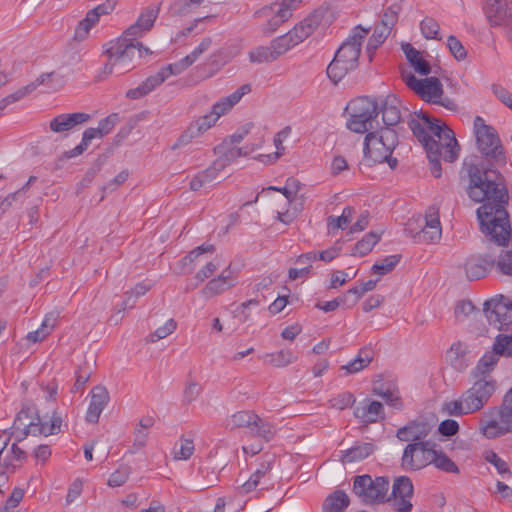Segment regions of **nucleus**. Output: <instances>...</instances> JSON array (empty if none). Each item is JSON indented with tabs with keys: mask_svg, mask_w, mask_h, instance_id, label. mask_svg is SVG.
<instances>
[{
	"mask_svg": "<svg viewBox=\"0 0 512 512\" xmlns=\"http://www.w3.org/2000/svg\"><path fill=\"white\" fill-rule=\"evenodd\" d=\"M159 12L160 4L147 6L141 11L137 21L120 37L103 44V54L107 57L102 69L103 74L122 75L135 68L143 55L152 53L148 47L138 41V38L151 30Z\"/></svg>",
	"mask_w": 512,
	"mask_h": 512,
	"instance_id": "nucleus-2",
	"label": "nucleus"
},
{
	"mask_svg": "<svg viewBox=\"0 0 512 512\" xmlns=\"http://www.w3.org/2000/svg\"><path fill=\"white\" fill-rule=\"evenodd\" d=\"M36 409L31 406L23 407L16 415L11 427V436L15 437L16 442H21L28 435H32V428L35 422Z\"/></svg>",
	"mask_w": 512,
	"mask_h": 512,
	"instance_id": "nucleus-16",
	"label": "nucleus"
},
{
	"mask_svg": "<svg viewBox=\"0 0 512 512\" xmlns=\"http://www.w3.org/2000/svg\"><path fill=\"white\" fill-rule=\"evenodd\" d=\"M401 5L399 3H393L387 7L381 17V25L379 28L391 33L393 27L398 21L399 13L401 11Z\"/></svg>",
	"mask_w": 512,
	"mask_h": 512,
	"instance_id": "nucleus-44",
	"label": "nucleus"
},
{
	"mask_svg": "<svg viewBox=\"0 0 512 512\" xmlns=\"http://www.w3.org/2000/svg\"><path fill=\"white\" fill-rule=\"evenodd\" d=\"M432 459V464H434L437 469L446 473L459 474L458 466L442 451L434 449Z\"/></svg>",
	"mask_w": 512,
	"mask_h": 512,
	"instance_id": "nucleus-45",
	"label": "nucleus"
},
{
	"mask_svg": "<svg viewBox=\"0 0 512 512\" xmlns=\"http://www.w3.org/2000/svg\"><path fill=\"white\" fill-rule=\"evenodd\" d=\"M388 490L389 479L387 477H376L373 479L370 475L364 474L354 478L353 493L364 504L370 505L384 502Z\"/></svg>",
	"mask_w": 512,
	"mask_h": 512,
	"instance_id": "nucleus-9",
	"label": "nucleus"
},
{
	"mask_svg": "<svg viewBox=\"0 0 512 512\" xmlns=\"http://www.w3.org/2000/svg\"><path fill=\"white\" fill-rule=\"evenodd\" d=\"M441 227H423L414 238L416 242L436 243L441 239Z\"/></svg>",
	"mask_w": 512,
	"mask_h": 512,
	"instance_id": "nucleus-53",
	"label": "nucleus"
},
{
	"mask_svg": "<svg viewBox=\"0 0 512 512\" xmlns=\"http://www.w3.org/2000/svg\"><path fill=\"white\" fill-rule=\"evenodd\" d=\"M274 460L272 458L263 460L258 468L253 472L250 478L242 484L241 488L244 493H249L257 488L262 478L268 475L272 469Z\"/></svg>",
	"mask_w": 512,
	"mask_h": 512,
	"instance_id": "nucleus-34",
	"label": "nucleus"
},
{
	"mask_svg": "<svg viewBox=\"0 0 512 512\" xmlns=\"http://www.w3.org/2000/svg\"><path fill=\"white\" fill-rule=\"evenodd\" d=\"M483 458L486 462L492 464L496 468L497 472L500 475H502V476H505V475L511 476L512 475L507 462L505 460H503L502 458H500L497 455V453H495L493 450L485 451L483 454Z\"/></svg>",
	"mask_w": 512,
	"mask_h": 512,
	"instance_id": "nucleus-50",
	"label": "nucleus"
},
{
	"mask_svg": "<svg viewBox=\"0 0 512 512\" xmlns=\"http://www.w3.org/2000/svg\"><path fill=\"white\" fill-rule=\"evenodd\" d=\"M90 118L89 114L83 112L60 114L50 121L49 127L55 133H62L89 121Z\"/></svg>",
	"mask_w": 512,
	"mask_h": 512,
	"instance_id": "nucleus-25",
	"label": "nucleus"
},
{
	"mask_svg": "<svg viewBox=\"0 0 512 512\" xmlns=\"http://www.w3.org/2000/svg\"><path fill=\"white\" fill-rule=\"evenodd\" d=\"M480 430L488 439L512 432V387L505 394L500 408L489 409L480 420Z\"/></svg>",
	"mask_w": 512,
	"mask_h": 512,
	"instance_id": "nucleus-6",
	"label": "nucleus"
},
{
	"mask_svg": "<svg viewBox=\"0 0 512 512\" xmlns=\"http://www.w3.org/2000/svg\"><path fill=\"white\" fill-rule=\"evenodd\" d=\"M54 75V72L51 73H43L41 74L35 81L27 84L26 86H23L16 90L15 92L7 95V100L10 101V103H15L28 94L32 93L37 87L40 85L45 84L52 76Z\"/></svg>",
	"mask_w": 512,
	"mask_h": 512,
	"instance_id": "nucleus-37",
	"label": "nucleus"
},
{
	"mask_svg": "<svg viewBox=\"0 0 512 512\" xmlns=\"http://www.w3.org/2000/svg\"><path fill=\"white\" fill-rule=\"evenodd\" d=\"M23 497L24 490L19 487H15L12 490L11 495L6 500L4 507L0 509V512H9L10 509L17 507L22 501Z\"/></svg>",
	"mask_w": 512,
	"mask_h": 512,
	"instance_id": "nucleus-63",
	"label": "nucleus"
},
{
	"mask_svg": "<svg viewBox=\"0 0 512 512\" xmlns=\"http://www.w3.org/2000/svg\"><path fill=\"white\" fill-rule=\"evenodd\" d=\"M251 91V86L249 84H243L240 86L235 92L230 94L229 96L221 98L218 102H216L211 108V114L214 115L216 120L230 111L235 104H237L241 98L248 94Z\"/></svg>",
	"mask_w": 512,
	"mask_h": 512,
	"instance_id": "nucleus-27",
	"label": "nucleus"
},
{
	"mask_svg": "<svg viewBox=\"0 0 512 512\" xmlns=\"http://www.w3.org/2000/svg\"><path fill=\"white\" fill-rule=\"evenodd\" d=\"M118 122L119 115L117 113H112L106 118L102 119L97 127V130L100 133V137H103L110 133Z\"/></svg>",
	"mask_w": 512,
	"mask_h": 512,
	"instance_id": "nucleus-61",
	"label": "nucleus"
},
{
	"mask_svg": "<svg viewBox=\"0 0 512 512\" xmlns=\"http://www.w3.org/2000/svg\"><path fill=\"white\" fill-rule=\"evenodd\" d=\"M375 451V445L372 443H359L354 445L353 447L345 450L342 452V456L340 458L341 462L346 463H352L361 461L371 454H373Z\"/></svg>",
	"mask_w": 512,
	"mask_h": 512,
	"instance_id": "nucleus-32",
	"label": "nucleus"
},
{
	"mask_svg": "<svg viewBox=\"0 0 512 512\" xmlns=\"http://www.w3.org/2000/svg\"><path fill=\"white\" fill-rule=\"evenodd\" d=\"M389 35V32L384 31L379 27L375 28L367 44V52L369 54L370 61L372 60L374 52L384 43Z\"/></svg>",
	"mask_w": 512,
	"mask_h": 512,
	"instance_id": "nucleus-54",
	"label": "nucleus"
},
{
	"mask_svg": "<svg viewBox=\"0 0 512 512\" xmlns=\"http://www.w3.org/2000/svg\"><path fill=\"white\" fill-rule=\"evenodd\" d=\"M380 240V235L369 232L367 233L360 241H358L353 249V255L354 256H365L367 255L373 247L378 243Z\"/></svg>",
	"mask_w": 512,
	"mask_h": 512,
	"instance_id": "nucleus-46",
	"label": "nucleus"
},
{
	"mask_svg": "<svg viewBox=\"0 0 512 512\" xmlns=\"http://www.w3.org/2000/svg\"><path fill=\"white\" fill-rule=\"evenodd\" d=\"M354 212L353 207L347 206L343 209L339 217L329 216L327 219L329 231L347 228L353 218Z\"/></svg>",
	"mask_w": 512,
	"mask_h": 512,
	"instance_id": "nucleus-47",
	"label": "nucleus"
},
{
	"mask_svg": "<svg viewBox=\"0 0 512 512\" xmlns=\"http://www.w3.org/2000/svg\"><path fill=\"white\" fill-rule=\"evenodd\" d=\"M473 133L484 159L465 163L469 177L467 189L470 199L483 203L476 211L480 231L487 241L506 246L511 237V225L506 209L509 193L504 176L498 171L506 165V155L496 129L486 124L481 116L473 122Z\"/></svg>",
	"mask_w": 512,
	"mask_h": 512,
	"instance_id": "nucleus-1",
	"label": "nucleus"
},
{
	"mask_svg": "<svg viewBox=\"0 0 512 512\" xmlns=\"http://www.w3.org/2000/svg\"><path fill=\"white\" fill-rule=\"evenodd\" d=\"M354 416L363 423H376L385 418L382 403L368 398L355 407Z\"/></svg>",
	"mask_w": 512,
	"mask_h": 512,
	"instance_id": "nucleus-22",
	"label": "nucleus"
},
{
	"mask_svg": "<svg viewBox=\"0 0 512 512\" xmlns=\"http://www.w3.org/2000/svg\"><path fill=\"white\" fill-rule=\"evenodd\" d=\"M159 80H161V78H157L155 76V74L151 75L136 88L129 89L126 92V97L129 99L135 100V99H140V98L146 96L151 91H153L156 87L161 85Z\"/></svg>",
	"mask_w": 512,
	"mask_h": 512,
	"instance_id": "nucleus-41",
	"label": "nucleus"
},
{
	"mask_svg": "<svg viewBox=\"0 0 512 512\" xmlns=\"http://www.w3.org/2000/svg\"><path fill=\"white\" fill-rule=\"evenodd\" d=\"M176 328V321L174 319H169L163 326L157 328L148 336V341L154 343L160 339L166 338L168 335L172 334Z\"/></svg>",
	"mask_w": 512,
	"mask_h": 512,
	"instance_id": "nucleus-56",
	"label": "nucleus"
},
{
	"mask_svg": "<svg viewBox=\"0 0 512 512\" xmlns=\"http://www.w3.org/2000/svg\"><path fill=\"white\" fill-rule=\"evenodd\" d=\"M256 419H258V414H256L252 410L237 411L234 414H232L228 419L227 427H229L230 430L247 428L248 431L250 432Z\"/></svg>",
	"mask_w": 512,
	"mask_h": 512,
	"instance_id": "nucleus-33",
	"label": "nucleus"
},
{
	"mask_svg": "<svg viewBox=\"0 0 512 512\" xmlns=\"http://www.w3.org/2000/svg\"><path fill=\"white\" fill-rule=\"evenodd\" d=\"M62 425V418L61 416L56 412L53 411L52 416L50 417L49 421L45 420L43 417H41L37 412L35 415V422L33 424L32 428V435H44L49 436L56 434L60 432V428Z\"/></svg>",
	"mask_w": 512,
	"mask_h": 512,
	"instance_id": "nucleus-28",
	"label": "nucleus"
},
{
	"mask_svg": "<svg viewBox=\"0 0 512 512\" xmlns=\"http://www.w3.org/2000/svg\"><path fill=\"white\" fill-rule=\"evenodd\" d=\"M350 117L347 128L355 133L370 132L378 116V102L367 96L357 98L347 105Z\"/></svg>",
	"mask_w": 512,
	"mask_h": 512,
	"instance_id": "nucleus-8",
	"label": "nucleus"
},
{
	"mask_svg": "<svg viewBox=\"0 0 512 512\" xmlns=\"http://www.w3.org/2000/svg\"><path fill=\"white\" fill-rule=\"evenodd\" d=\"M369 30L360 25L356 26L346 41L338 48L326 69L327 76L333 84H338L349 72L357 69L362 43Z\"/></svg>",
	"mask_w": 512,
	"mask_h": 512,
	"instance_id": "nucleus-3",
	"label": "nucleus"
},
{
	"mask_svg": "<svg viewBox=\"0 0 512 512\" xmlns=\"http://www.w3.org/2000/svg\"><path fill=\"white\" fill-rule=\"evenodd\" d=\"M430 145L431 146L425 148L430 163V171L435 178H439L441 176L440 159H444V150L442 148H438L436 143H432Z\"/></svg>",
	"mask_w": 512,
	"mask_h": 512,
	"instance_id": "nucleus-43",
	"label": "nucleus"
},
{
	"mask_svg": "<svg viewBox=\"0 0 512 512\" xmlns=\"http://www.w3.org/2000/svg\"><path fill=\"white\" fill-rule=\"evenodd\" d=\"M491 90L502 104L512 110V94L506 88L499 84H493Z\"/></svg>",
	"mask_w": 512,
	"mask_h": 512,
	"instance_id": "nucleus-62",
	"label": "nucleus"
},
{
	"mask_svg": "<svg viewBox=\"0 0 512 512\" xmlns=\"http://www.w3.org/2000/svg\"><path fill=\"white\" fill-rule=\"evenodd\" d=\"M413 484L408 476L395 478L392 485L393 506L397 512H410L412 510L411 498L413 496Z\"/></svg>",
	"mask_w": 512,
	"mask_h": 512,
	"instance_id": "nucleus-15",
	"label": "nucleus"
},
{
	"mask_svg": "<svg viewBox=\"0 0 512 512\" xmlns=\"http://www.w3.org/2000/svg\"><path fill=\"white\" fill-rule=\"evenodd\" d=\"M443 410L447 414L452 416H463L467 414H472L471 410H469V407L466 406L462 394L457 400L445 402L443 404Z\"/></svg>",
	"mask_w": 512,
	"mask_h": 512,
	"instance_id": "nucleus-52",
	"label": "nucleus"
},
{
	"mask_svg": "<svg viewBox=\"0 0 512 512\" xmlns=\"http://www.w3.org/2000/svg\"><path fill=\"white\" fill-rule=\"evenodd\" d=\"M94 369V360L85 359L82 364L78 366L75 372V383L71 389L72 393H78L83 390L85 384L89 381Z\"/></svg>",
	"mask_w": 512,
	"mask_h": 512,
	"instance_id": "nucleus-39",
	"label": "nucleus"
},
{
	"mask_svg": "<svg viewBox=\"0 0 512 512\" xmlns=\"http://www.w3.org/2000/svg\"><path fill=\"white\" fill-rule=\"evenodd\" d=\"M401 254H395L385 257L381 262H377L372 266V272L380 276L386 275L394 270L401 261Z\"/></svg>",
	"mask_w": 512,
	"mask_h": 512,
	"instance_id": "nucleus-48",
	"label": "nucleus"
},
{
	"mask_svg": "<svg viewBox=\"0 0 512 512\" xmlns=\"http://www.w3.org/2000/svg\"><path fill=\"white\" fill-rule=\"evenodd\" d=\"M432 427L425 421H410L397 430L396 437L402 442L415 443L425 441Z\"/></svg>",
	"mask_w": 512,
	"mask_h": 512,
	"instance_id": "nucleus-21",
	"label": "nucleus"
},
{
	"mask_svg": "<svg viewBox=\"0 0 512 512\" xmlns=\"http://www.w3.org/2000/svg\"><path fill=\"white\" fill-rule=\"evenodd\" d=\"M499 270L505 275H512V250L500 255L496 262Z\"/></svg>",
	"mask_w": 512,
	"mask_h": 512,
	"instance_id": "nucleus-64",
	"label": "nucleus"
},
{
	"mask_svg": "<svg viewBox=\"0 0 512 512\" xmlns=\"http://www.w3.org/2000/svg\"><path fill=\"white\" fill-rule=\"evenodd\" d=\"M332 23V13L328 7L320 6L306 18L297 23L290 31L279 36L286 53L302 43L320 26L326 27Z\"/></svg>",
	"mask_w": 512,
	"mask_h": 512,
	"instance_id": "nucleus-5",
	"label": "nucleus"
},
{
	"mask_svg": "<svg viewBox=\"0 0 512 512\" xmlns=\"http://www.w3.org/2000/svg\"><path fill=\"white\" fill-rule=\"evenodd\" d=\"M402 50L406 56L407 61L415 69V71L421 75H428L431 72V66L426 61L420 52L415 49L410 43L402 44Z\"/></svg>",
	"mask_w": 512,
	"mask_h": 512,
	"instance_id": "nucleus-30",
	"label": "nucleus"
},
{
	"mask_svg": "<svg viewBox=\"0 0 512 512\" xmlns=\"http://www.w3.org/2000/svg\"><path fill=\"white\" fill-rule=\"evenodd\" d=\"M355 397L351 392H343L329 400L330 406L338 410H344L355 403Z\"/></svg>",
	"mask_w": 512,
	"mask_h": 512,
	"instance_id": "nucleus-57",
	"label": "nucleus"
},
{
	"mask_svg": "<svg viewBox=\"0 0 512 512\" xmlns=\"http://www.w3.org/2000/svg\"><path fill=\"white\" fill-rule=\"evenodd\" d=\"M408 126L413 132V135L419 140V142L424 146V148L431 146L430 144L432 143H436L435 139L430 137V135L428 134L425 120H421V117H412L408 121Z\"/></svg>",
	"mask_w": 512,
	"mask_h": 512,
	"instance_id": "nucleus-40",
	"label": "nucleus"
},
{
	"mask_svg": "<svg viewBox=\"0 0 512 512\" xmlns=\"http://www.w3.org/2000/svg\"><path fill=\"white\" fill-rule=\"evenodd\" d=\"M372 359V350L365 347L360 349L356 358L348 362L346 365H343L341 369L346 370L348 374L357 373L367 367L371 363Z\"/></svg>",
	"mask_w": 512,
	"mask_h": 512,
	"instance_id": "nucleus-38",
	"label": "nucleus"
},
{
	"mask_svg": "<svg viewBox=\"0 0 512 512\" xmlns=\"http://www.w3.org/2000/svg\"><path fill=\"white\" fill-rule=\"evenodd\" d=\"M286 53L283 44L278 37L273 39L270 46H259L249 52V60L252 63L272 62Z\"/></svg>",
	"mask_w": 512,
	"mask_h": 512,
	"instance_id": "nucleus-23",
	"label": "nucleus"
},
{
	"mask_svg": "<svg viewBox=\"0 0 512 512\" xmlns=\"http://www.w3.org/2000/svg\"><path fill=\"white\" fill-rule=\"evenodd\" d=\"M499 362L498 354L492 349L487 351L477 362L476 366L470 371V378L484 380H496L491 373Z\"/></svg>",
	"mask_w": 512,
	"mask_h": 512,
	"instance_id": "nucleus-26",
	"label": "nucleus"
},
{
	"mask_svg": "<svg viewBox=\"0 0 512 512\" xmlns=\"http://www.w3.org/2000/svg\"><path fill=\"white\" fill-rule=\"evenodd\" d=\"M510 300L503 295H496L484 303V314L490 325L502 329L511 321Z\"/></svg>",
	"mask_w": 512,
	"mask_h": 512,
	"instance_id": "nucleus-14",
	"label": "nucleus"
},
{
	"mask_svg": "<svg viewBox=\"0 0 512 512\" xmlns=\"http://www.w3.org/2000/svg\"><path fill=\"white\" fill-rule=\"evenodd\" d=\"M266 363L273 367H286L296 361V357L290 350H280L275 353H268L264 356Z\"/></svg>",
	"mask_w": 512,
	"mask_h": 512,
	"instance_id": "nucleus-42",
	"label": "nucleus"
},
{
	"mask_svg": "<svg viewBox=\"0 0 512 512\" xmlns=\"http://www.w3.org/2000/svg\"><path fill=\"white\" fill-rule=\"evenodd\" d=\"M223 170L221 161H214L208 168L197 173L190 181V189L198 191L212 183Z\"/></svg>",
	"mask_w": 512,
	"mask_h": 512,
	"instance_id": "nucleus-29",
	"label": "nucleus"
},
{
	"mask_svg": "<svg viewBox=\"0 0 512 512\" xmlns=\"http://www.w3.org/2000/svg\"><path fill=\"white\" fill-rule=\"evenodd\" d=\"M255 17H264L266 22L262 25L265 34L274 33L281 25L289 20L288 12H282L277 8V3L265 6L255 12Z\"/></svg>",
	"mask_w": 512,
	"mask_h": 512,
	"instance_id": "nucleus-19",
	"label": "nucleus"
},
{
	"mask_svg": "<svg viewBox=\"0 0 512 512\" xmlns=\"http://www.w3.org/2000/svg\"><path fill=\"white\" fill-rule=\"evenodd\" d=\"M194 452V443L190 439H182L179 449L174 448V457L178 460L189 459Z\"/></svg>",
	"mask_w": 512,
	"mask_h": 512,
	"instance_id": "nucleus-60",
	"label": "nucleus"
},
{
	"mask_svg": "<svg viewBox=\"0 0 512 512\" xmlns=\"http://www.w3.org/2000/svg\"><path fill=\"white\" fill-rule=\"evenodd\" d=\"M483 10L489 24L502 28L512 42V0H485Z\"/></svg>",
	"mask_w": 512,
	"mask_h": 512,
	"instance_id": "nucleus-13",
	"label": "nucleus"
},
{
	"mask_svg": "<svg viewBox=\"0 0 512 512\" xmlns=\"http://www.w3.org/2000/svg\"><path fill=\"white\" fill-rule=\"evenodd\" d=\"M404 80L406 85L425 102L440 105L450 111L458 110V105L453 99L443 97V86L437 77L417 79L410 73L404 76Z\"/></svg>",
	"mask_w": 512,
	"mask_h": 512,
	"instance_id": "nucleus-7",
	"label": "nucleus"
},
{
	"mask_svg": "<svg viewBox=\"0 0 512 512\" xmlns=\"http://www.w3.org/2000/svg\"><path fill=\"white\" fill-rule=\"evenodd\" d=\"M90 394L91 400L85 418L87 422L96 424L110 397L107 389L102 385L93 387Z\"/></svg>",
	"mask_w": 512,
	"mask_h": 512,
	"instance_id": "nucleus-20",
	"label": "nucleus"
},
{
	"mask_svg": "<svg viewBox=\"0 0 512 512\" xmlns=\"http://www.w3.org/2000/svg\"><path fill=\"white\" fill-rule=\"evenodd\" d=\"M234 286V283L229 276V274L225 275L222 273L216 278L210 280L207 285L203 289V294L206 297H213L215 295L221 294L227 289Z\"/></svg>",
	"mask_w": 512,
	"mask_h": 512,
	"instance_id": "nucleus-36",
	"label": "nucleus"
},
{
	"mask_svg": "<svg viewBox=\"0 0 512 512\" xmlns=\"http://www.w3.org/2000/svg\"><path fill=\"white\" fill-rule=\"evenodd\" d=\"M378 102V113L381 112L384 127L392 128L400 123L401 101L394 95L389 94L380 98Z\"/></svg>",
	"mask_w": 512,
	"mask_h": 512,
	"instance_id": "nucleus-18",
	"label": "nucleus"
},
{
	"mask_svg": "<svg viewBox=\"0 0 512 512\" xmlns=\"http://www.w3.org/2000/svg\"><path fill=\"white\" fill-rule=\"evenodd\" d=\"M492 348L499 357H512V335L498 334Z\"/></svg>",
	"mask_w": 512,
	"mask_h": 512,
	"instance_id": "nucleus-49",
	"label": "nucleus"
},
{
	"mask_svg": "<svg viewBox=\"0 0 512 512\" xmlns=\"http://www.w3.org/2000/svg\"><path fill=\"white\" fill-rule=\"evenodd\" d=\"M434 446L429 441L407 444L401 458L402 468L406 471H418L432 464Z\"/></svg>",
	"mask_w": 512,
	"mask_h": 512,
	"instance_id": "nucleus-11",
	"label": "nucleus"
},
{
	"mask_svg": "<svg viewBox=\"0 0 512 512\" xmlns=\"http://www.w3.org/2000/svg\"><path fill=\"white\" fill-rule=\"evenodd\" d=\"M447 46L451 52V54L457 59L458 61L464 60L467 56V51L462 45V43L459 41L458 38L451 35L447 39Z\"/></svg>",
	"mask_w": 512,
	"mask_h": 512,
	"instance_id": "nucleus-59",
	"label": "nucleus"
},
{
	"mask_svg": "<svg viewBox=\"0 0 512 512\" xmlns=\"http://www.w3.org/2000/svg\"><path fill=\"white\" fill-rule=\"evenodd\" d=\"M397 145L398 134L393 128L381 127L370 131L364 139V160L370 165L387 162L391 169H395L398 160L391 155Z\"/></svg>",
	"mask_w": 512,
	"mask_h": 512,
	"instance_id": "nucleus-4",
	"label": "nucleus"
},
{
	"mask_svg": "<svg viewBox=\"0 0 512 512\" xmlns=\"http://www.w3.org/2000/svg\"><path fill=\"white\" fill-rule=\"evenodd\" d=\"M471 386L462 393L466 406L472 413L480 411L488 404L497 389L496 380L470 378Z\"/></svg>",
	"mask_w": 512,
	"mask_h": 512,
	"instance_id": "nucleus-12",
	"label": "nucleus"
},
{
	"mask_svg": "<svg viewBox=\"0 0 512 512\" xmlns=\"http://www.w3.org/2000/svg\"><path fill=\"white\" fill-rule=\"evenodd\" d=\"M215 251V247L212 244H203L201 246L196 247L190 253L183 257L180 261L181 265L186 266L195 261L200 255L204 253H213Z\"/></svg>",
	"mask_w": 512,
	"mask_h": 512,
	"instance_id": "nucleus-58",
	"label": "nucleus"
},
{
	"mask_svg": "<svg viewBox=\"0 0 512 512\" xmlns=\"http://www.w3.org/2000/svg\"><path fill=\"white\" fill-rule=\"evenodd\" d=\"M131 473L128 465H120L109 477L108 485L110 487H120L126 483Z\"/></svg>",
	"mask_w": 512,
	"mask_h": 512,
	"instance_id": "nucleus-55",
	"label": "nucleus"
},
{
	"mask_svg": "<svg viewBox=\"0 0 512 512\" xmlns=\"http://www.w3.org/2000/svg\"><path fill=\"white\" fill-rule=\"evenodd\" d=\"M495 263V259L481 255H472L464 263L466 277L471 281L484 278Z\"/></svg>",
	"mask_w": 512,
	"mask_h": 512,
	"instance_id": "nucleus-24",
	"label": "nucleus"
},
{
	"mask_svg": "<svg viewBox=\"0 0 512 512\" xmlns=\"http://www.w3.org/2000/svg\"><path fill=\"white\" fill-rule=\"evenodd\" d=\"M416 115L421 117V120H425L428 134L435 139L438 148L444 150V160L447 162L455 161L459 149L453 130L445 124H439L436 119L430 118L425 112L421 111Z\"/></svg>",
	"mask_w": 512,
	"mask_h": 512,
	"instance_id": "nucleus-10",
	"label": "nucleus"
},
{
	"mask_svg": "<svg viewBox=\"0 0 512 512\" xmlns=\"http://www.w3.org/2000/svg\"><path fill=\"white\" fill-rule=\"evenodd\" d=\"M217 122L214 115L209 112L192 121L186 130L179 136L174 147L189 144L193 139L200 137Z\"/></svg>",
	"mask_w": 512,
	"mask_h": 512,
	"instance_id": "nucleus-17",
	"label": "nucleus"
},
{
	"mask_svg": "<svg viewBox=\"0 0 512 512\" xmlns=\"http://www.w3.org/2000/svg\"><path fill=\"white\" fill-rule=\"evenodd\" d=\"M249 433L252 437L268 443L276 436L277 427L275 424L258 415V419H256Z\"/></svg>",
	"mask_w": 512,
	"mask_h": 512,
	"instance_id": "nucleus-31",
	"label": "nucleus"
},
{
	"mask_svg": "<svg viewBox=\"0 0 512 512\" xmlns=\"http://www.w3.org/2000/svg\"><path fill=\"white\" fill-rule=\"evenodd\" d=\"M350 503L348 495L343 490H336L323 502V512H343Z\"/></svg>",
	"mask_w": 512,
	"mask_h": 512,
	"instance_id": "nucleus-35",
	"label": "nucleus"
},
{
	"mask_svg": "<svg viewBox=\"0 0 512 512\" xmlns=\"http://www.w3.org/2000/svg\"><path fill=\"white\" fill-rule=\"evenodd\" d=\"M420 30L424 38L441 40L439 37L440 25L432 17H425L420 23Z\"/></svg>",
	"mask_w": 512,
	"mask_h": 512,
	"instance_id": "nucleus-51",
	"label": "nucleus"
}]
</instances>
